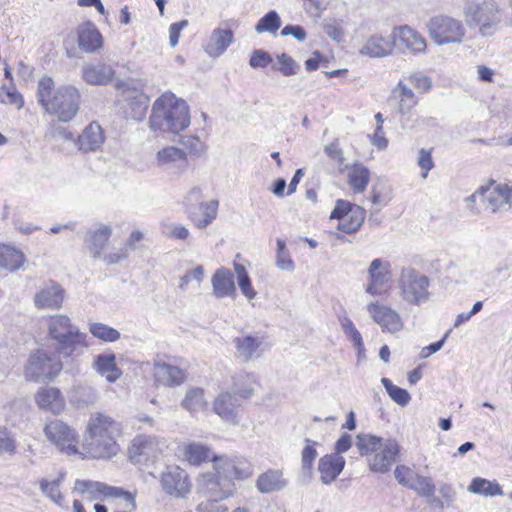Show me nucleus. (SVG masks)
Returning a JSON list of instances; mask_svg holds the SVG:
<instances>
[{"label":"nucleus","instance_id":"nucleus-4","mask_svg":"<svg viewBox=\"0 0 512 512\" xmlns=\"http://www.w3.org/2000/svg\"><path fill=\"white\" fill-rule=\"evenodd\" d=\"M355 445L359 454L366 457L369 469L377 473L388 472L400 453L395 439H384L372 434H358Z\"/></svg>","mask_w":512,"mask_h":512},{"label":"nucleus","instance_id":"nucleus-61","mask_svg":"<svg viewBox=\"0 0 512 512\" xmlns=\"http://www.w3.org/2000/svg\"><path fill=\"white\" fill-rule=\"evenodd\" d=\"M416 475L409 467L404 465L397 466L394 471V476L398 483L407 488H409Z\"/></svg>","mask_w":512,"mask_h":512},{"label":"nucleus","instance_id":"nucleus-16","mask_svg":"<svg viewBox=\"0 0 512 512\" xmlns=\"http://www.w3.org/2000/svg\"><path fill=\"white\" fill-rule=\"evenodd\" d=\"M160 484L166 494L176 498H185L191 491L187 472L176 465L166 467L161 474Z\"/></svg>","mask_w":512,"mask_h":512},{"label":"nucleus","instance_id":"nucleus-18","mask_svg":"<svg viewBox=\"0 0 512 512\" xmlns=\"http://www.w3.org/2000/svg\"><path fill=\"white\" fill-rule=\"evenodd\" d=\"M400 115L402 127H406L411 120L413 108L418 104V97L402 80L392 89L389 98Z\"/></svg>","mask_w":512,"mask_h":512},{"label":"nucleus","instance_id":"nucleus-54","mask_svg":"<svg viewBox=\"0 0 512 512\" xmlns=\"http://www.w3.org/2000/svg\"><path fill=\"white\" fill-rule=\"evenodd\" d=\"M17 452V443L14 434L4 425H0V455H15Z\"/></svg>","mask_w":512,"mask_h":512},{"label":"nucleus","instance_id":"nucleus-26","mask_svg":"<svg viewBox=\"0 0 512 512\" xmlns=\"http://www.w3.org/2000/svg\"><path fill=\"white\" fill-rule=\"evenodd\" d=\"M233 39L234 34L231 29L215 28L204 44V50L210 57L217 58L224 54Z\"/></svg>","mask_w":512,"mask_h":512},{"label":"nucleus","instance_id":"nucleus-43","mask_svg":"<svg viewBox=\"0 0 512 512\" xmlns=\"http://www.w3.org/2000/svg\"><path fill=\"white\" fill-rule=\"evenodd\" d=\"M65 475V472H60L53 480L41 479L39 482L41 492L57 505H61L63 501L60 485L64 481Z\"/></svg>","mask_w":512,"mask_h":512},{"label":"nucleus","instance_id":"nucleus-1","mask_svg":"<svg viewBox=\"0 0 512 512\" xmlns=\"http://www.w3.org/2000/svg\"><path fill=\"white\" fill-rule=\"evenodd\" d=\"M190 122L188 104L173 93L165 92L154 101L149 117L151 130L176 135L188 128Z\"/></svg>","mask_w":512,"mask_h":512},{"label":"nucleus","instance_id":"nucleus-6","mask_svg":"<svg viewBox=\"0 0 512 512\" xmlns=\"http://www.w3.org/2000/svg\"><path fill=\"white\" fill-rule=\"evenodd\" d=\"M469 28H478L482 37H491L499 31L502 21V9L495 0L469 2L463 11Z\"/></svg>","mask_w":512,"mask_h":512},{"label":"nucleus","instance_id":"nucleus-2","mask_svg":"<svg viewBox=\"0 0 512 512\" xmlns=\"http://www.w3.org/2000/svg\"><path fill=\"white\" fill-rule=\"evenodd\" d=\"M38 103L49 114L56 115L59 121L68 122L76 115L80 94L72 85H64L54 92V81L50 76H43L37 86Z\"/></svg>","mask_w":512,"mask_h":512},{"label":"nucleus","instance_id":"nucleus-5","mask_svg":"<svg viewBox=\"0 0 512 512\" xmlns=\"http://www.w3.org/2000/svg\"><path fill=\"white\" fill-rule=\"evenodd\" d=\"M47 329L49 337L56 342L57 352L64 357L80 354L86 346V335L66 315L51 316Z\"/></svg>","mask_w":512,"mask_h":512},{"label":"nucleus","instance_id":"nucleus-39","mask_svg":"<svg viewBox=\"0 0 512 512\" xmlns=\"http://www.w3.org/2000/svg\"><path fill=\"white\" fill-rule=\"evenodd\" d=\"M256 379L246 372L238 373L233 377L232 393L242 401L252 396Z\"/></svg>","mask_w":512,"mask_h":512},{"label":"nucleus","instance_id":"nucleus-49","mask_svg":"<svg viewBox=\"0 0 512 512\" xmlns=\"http://www.w3.org/2000/svg\"><path fill=\"white\" fill-rule=\"evenodd\" d=\"M381 382L389 397L398 405L405 407L409 404L411 396L406 389L394 385L390 379L382 378Z\"/></svg>","mask_w":512,"mask_h":512},{"label":"nucleus","instance_id":"nucleus-20","mask_svg":"<svg viewBox=\"0 0 512 512\" xmlns=\"http://www.w3.org/2000/svg\"><path fill=\"white\" fill-rule=\"evenodd\" d=\"M242 400L230 391L222 392L214 401L215 413L225 422L237 425L240 422Z\"/></svg>","mask_w":512,"mask_h":512},{"label":"nucleus","instance_id":"nucleus-24","mask_svg":"<svg viewBox=\"0 0 512 512\" xmlns=\"http://www.w3.org/2000/svg\"><path fill=\"white\" fill-rule=\"evenodd\" d=\"M345 459L338 453H331L320 458L318 471L323 484H331L340 475L345 467Z\"/></svg>","mask_w":512,"mask_h":512},{"label":"nucleus","instance_id":"nucleus-42","mask_svg":"<svg viewBox=\"0 0 512 512\" xmlns=\"http://www.w3.org/2000/svg\"><path fill=\"white\" fill-rule=\"evenodd\" d=\"M148 107V97L141 93L137 94L128 100L127 107L125 109L126 117L134 121H142L146 116Z\"/></svg>","mask_w":512,"mask_h":512},{"label":"nucleus","instance_id":"nucleus-8","mask_svg":"<svg viewBox=\"0 0 512 512\" xmlns=\"http://www.w3.org/2000/svg\"><path fill=\"white\" fill-rule=\"evenodd\" d=\"M430 39L438 46L460 44L466 38L464 24L448 15H436L425 24Z\"/></svg>","mask_w":512,"mask_h":512},{"label":"nucleus","instance_id":"nucleus-50","mask_svg":"<svg viewBox=\"0 0 512 512\" xmlns=\"http://www.w3.org/2000/svg\"><path fill=\"white\" fill-rule=\"evenodd\" d=\"M0 98L4 104L15 105L17 109H21L24 105V99L17 90L14 83L8 82L0 87Z\"/></svg>","mask_w":512,"mask_h":512},{"label":"nucleus","instance_id":"nucleus-9","mask_svg":"<svg viewBox=\"0 0 512 512\" xmlns=\"http://www.w3.org/2000/svg\"><path fill=\"white\" fill-rule=\"evenodd\" d=\"M59 358L44 350L31 354L25 366V377L29 381L41 382L55 378L62 370Z\"/></svg>","mask_w":512,"mask_h":512},{"label":"nucleus","instance_id":"nucleus-34","mask_svg":"<svg viewBox=\"0 0 512 512\" xmlns=\"http://www.w3.org/2000/svg\"><path fill=\"white\" fill-rule=\"evenodd\" d=\"M219 202L215 199L199 203V212L189 209V218L199 229L206 228L217 216Z\"/></svg>","mask_w":512,"mask_h":512},{"label":"nucleus","instance_id":"nucleus-37","mask_svg":"<svg viewBox=\"0 0 512 512\" xmlns=\"http://www.w3.org/2000/svg\"><path fill=\"white\" fill-rule=\"evenodd\" d=\"M114 70L106 64L88 65L83 68V78L90 85H106L111 82Z\"/></svg>","mask_w":512,"mask_h":512},{"label":"nucleus","instance_id":"nucleus-10","mask_svg":"<svg viewBox=\"0 0 512 512\" xmlns=\"http://www.w3.org/2000/svg\"><path fill=\"white\" fill-rule=\"evenodd\" d=\"M511 190L507 185H491L488 187H481L474 194L467 198V201L472 203H479L481 209L496 213L498 211H507L510 209ZM480 212V208H477Z\"/></svg>","mask_w":512,"mask_h":512},{"label":"nucleus","instance_id":"nucleus-45","mask_svg":"<svg viewBox=\"0 0 512 512\" xmlns=\"http://www.w3.org/2000/svg\"><path fill=\"white\" fill-rule=\"evenodd\" d=\"M366 211L361 206L353 207L347 218L338 223V229L346 234H352L358 231L364 222Z\"/></svg>","mask_w":512,"mask_h":512},{"label":"nucleus","instance_id":"nucleus-21","mask_svg":"<svg viewBox=\"0 0 512 512\" xmlns=\"http://www.w3.org/2000/svg\"><path fill=\"white\" fill-rule=\"evenodd\" d=\"M370 317L384 330L396 333L403 328L400 315L392 308L381 305L378 302H371L367 305Z\"/></svg>","mask_w":512,"mask_h":512},{"label":"nucleus","instance_id":"nucleus-27","mask_svg":"<svg viewBox=\"0 0 512 512\" xmlns=\"http://www.w3.org/2000/svg\"><path fill=\"white\" fill-rule=\"evenodd\" d=\"M104 134L97 122L90 123L77 138V146L84 153L99 150L104 143Z\"/></svg>","mask_w":512,"mask_h":512},{"label":"nucleus","instance_id":"nucleus-59","mask_svg":"<svg viewBox=\"0 0 512 512\" xmlns=\"http://www.w3.org/2000/svg\"><path fill=\"white\" fill-rule=\"evenodd\" d=\"M410 84L422 93L429 91L432 87L431 79L422 72H415L409 75Z\"/></svg>","mask_w":512,"mask_h":512},{"label":"nucleus","instance_id":"nucleus-17","mask_svg":"<svg viewBox=\"0 0 512 512\" xmlns=\"http://www.w3.org/2000/svg\"><path fill=\"white\" fill-rule=\"evenodd\" d=\"M394 45H397L402 53L411 55H423L427 50L425 37L409 25L394 27L392 31Z\"/></svg>","mask_w":512,"mask_h":512},{"label":"nucleus","instance_id":"nucleus-47","mask_svg":"<svg viewBox=\"0 0 512 512\" xmlns=\"http://www.w3.org/2000/svg\"><path fill=\"white\" fill-rule=\"evenodd\" d=\"M341 328L345 335L351 340L354 346L358 349L359 357L364 352V343L360 332L356 329L352 320L347 316H342L339 319Z\"/></svg>","mask_w":512,"mask_h":512},{"label":"nucleus","instance_id":"nucleus-55","mask_svg":"<svg viewBox=\"0 0 512 512\" xmlns=\"http://www.w3.org/2000/svg\"><path fill=\"white\" fill-rule=\"evenodd\" d=\"M409 489L414 490L418 495L426 497L433 496L435 485L430 477L416 475L411 482Z\"/></svg>","mask_w":512,"mask_h":512},{"label":"nucleus","instance_id":"nucleus-60","mask_svg":"<svg viewBox=\"0 0 512 512\" xmlns=\"http://www.w3.org/2000/svg\"><path fill=\"white\" fill-rule=\"evenodd\" d=\"M353 207H359V205L352 204L349 201L339 199L336 201L335 207L330 214V218L338 219L340 222L342 221V219L347 218V216L351 213Z\"/></svg>","mask_w":512,"mask_h":512},{"label":"nucleus","instance_id":"nucleus-35","mask_svg":"<svg viewBox=\"0 0 512 512\" xmlns=\"http://www.w3.org/2000/svg\"><path fill=\"white\" fill-rule=\"evenodd\" d=\"M347 182L355 193H363L370 181V171L362 163L346 165Z\"/></svg>","mask_w":512,"mask_h":512},{"label":"nucleus","instance_id":"nucleus-23","mask_svg":"<svg viewBox=\"0 0 512 512\" xmlns=\"http://www.w3.org/2000/svg\"><path fill=\"white\" fill-rule=\"evenodd\" d=\"M156 163L159 167H167L184 172L188 168V158L185 151L175 146H166L156 154Z\"/></svg>","mask_w":512,"mask_h":512},{"label":"nucleus","instance_id":"nucleus-7","mask_svg":"<svg viewBox=\"0 0 512 512\" xmlns=\"http://www.w3.org/2000/svg\"><path fill=\"white\" fill-rule=\"evenodd\" d=\"M430 279L412 266L402 267L399 279V295L409 305L419 306L431 298Z\"/></svg>","mask_w":512,"mask_h":512},{"label":"nucleus","instance_id":"nucleus-12","mask_svg":"<svg viewBox=\"0 0 512 512\" xmlns=\"http://www.w3.org/2000/svg\"><path fill=\"white\" fill-rule=\"evenodd\" d=\"M167 448L166 441L154 435H137L129 446V458L135 464L154 462Z\"/></svg>","mask_w":512,"mask_h":512},{"label":"nucleus","instance_id":"nucleus-11","mask_svg":"<svg viewBox=\"0 0 512 512\" xmlns=\"http://www.w3.org/2000/svg\"><path fill=\"white\" fill-rule=\"evenodd\" d=\"M45 437L63 454L76 455L79 436L76 431L59 419L49 421L43 429Z\"/></svg>","mask_w":512,"mask_h":512},{"label":"nucleus","instance_id":"nucleus-36","mask_svg":"<svg viewBox=\"0 0 512 512\" xmlns=\"http://www.w3.org/2000/svg\"><path fill=\"white\" fill-rule=\"evenodd\" d=\"M92 367L97 373L105 376L108 382H115L121 376V371L116 365V357L113 353L95 356Z\"/></svg>","mask_w":512,"mask_h":512},{"label":"nucleus","instance_id":"nucleus-57","mask_svg":"<svg viewBox=\"0 0 512 512\" xmlns=\"http://www.w3.org/2000/svg\"><path fill=\"white\" fill-rule=\"evenodd\" d=\"M277 61L278 66H273V69L280 71L286 77L295 75L300 70L299 64L286 53L277 55Z\"/></svg>","mask_w":512,"mask_h":512},{"label":"nucleus","instance_id":"nucleus-15","mask_svg":"<svg viewBox=\"0 0 512 512\" xmlns=\"http://www.w3.org/2000/svg\"><path fill=\"white\" fill-rule=\"evenodd\" d=\"M198 481L202 491L215 500L228 499L236 491L235 482L224 477L216 470L203 473Z\"/></svg>","mask_w":512,"mask_h":512},{"label":"nucleus","instance_id":"nucleus-51","mask_svg":"<svg viewBox=\"0 0 512 512\" xmlns=\"http://www.w3.org/2000/svg\"><path fill=\"white\" fill-rule=\"evenodd\" d=\"M205 403L203 389L191 388L187 391L182 406L190 412H195L202 409Z\"/></svg>","mask_w":512,"mask_h":512},{"label":"nucleus","instance_id":"nucleus-46","mask_svg":"<svg viewBox=\"0 0 512 512\" xmlns=\"http://www.w3.org/2000/svg\"><path fill=\"white\" fill-rule=\"evenodd\" d=\"M184 454L189 463L193 465H199L209 459L212 460V457L215 456L209 447L199 443L186 446Z\"/></svg>","mask_w":512,"mask_h":512},{"label":"nucleus","instance_id":"nucleus-33","mask_svg":"<svg viewBox=\"0 0 512 512\" xmlns=\"http://www.w3.org/2000/svg\"><path fill=\"white\" fill-rule=\"evenodd\" d=\"M112 234V228L108 225L100 224L95 229L87 232L86 244L94 258L101 255Z\"/></svg>","mask_w":512,"mask_h":512},{"label":"nucleus","instance_id":"nucleus-56","mask_svg":"<svg viewBox=\"0 0 512 512\" xmlns=\"http://www.w3.org/2000/svg\"><path fill=\"white\" fill-rule=\"evenodd\" d=\"M305 442L306 446L303 448L301 453L302 470L305 474L310 476L312 474L313 462L318 455V452L315 449V445L317 443L310 439H306Z\"/></svg>","mask_w":512,"mask_h":512},{"label":"nucleus","instance_id":"nucleus-28","mask_svg":"<svg viewBox=\"0 0 512 512\" xmlns=\"http://www.w3.org/2000/svg\"><path fill=\"white\" fill-rule=\"evenodd\" d=\"M211 283L216 298L234 297L236 294L234 275L227 268L217 269L212 276Z\"/></svg>","mask_w":512,"mask_h":512},{"label":"nucleus","instance_id":"nucleus-53","mask_svg":"<svg viewBox=\"0 0 512 512\" xmlns=\"http://www.w3.org/2000/svg\"><path fill=\"white\" fill-rule=\"evenodd\" d=\"M276 267L282 271L292 272L295 270V263L291 259L286 243L282 239H277Z\"/></svg>","mask_w":512,"mask_h":512},{"label":"nucleus","instance_id":"nucleus-58","mask_svg":"<svg viewBox=\"0 0 512 512\" xmlns=\"http://www.w3.org/2000/svg\"><path fill=\"white\" fill-rule=\"evenodd\" d=\"M181 143L192 156L201 157L206 153L207 147L198 136H184L181 140Z\"/></svg>","mask_w":512,"mask_h":512},{"label":"nucleus","instance_id":"nucleus-19","mask_svg":"<svg viewBox=\"0 0 512 512\" xmlns=\"http://www.w3.org/2000/svg\"><path fill=\"white\" fill-rule=\"evenodd\" d=\"M65 290L55 281L44 282L36 291L33 303L39 310H57L64 302Z\"/></svg>","mask_w":512,"mask_h":512},{"label":"nucleus","instance_id":"nucleus-31","mask_svg":"<svg viewBox=\"0 0 512 512\" xmlns=\"http://www.w3.org/2000/svg\"><path fill=\"white\" fill-rule=\"evenodd\" d=\"M153 372L156 381L166 386L180 385L186 379L184 370L165 362H156Z\"/></svg>","mask_w":512,"mask_h":512},{"label":"nucleus","instance_id":"nucleus-30","mask_svg":"<svg viewBox=\"0 0 512 512\" xmlns=\"http://www.w3.org/2000/svg\"><path fill=\"white\" fill-rule=\"evenodd\" d=\"M36 403L39 408L59 414L65 407V401L58 388H41L36 394Z\"/></svg>","mask_w":512,"mask_h":512},{"label":"nucleus","instance_id":"nucleus-40","mask_svg":"<svg viewBox=\"0 0 512 512\" xmlns=\"http://www.w3.org/2000/svg\"><path fill=\"white\" fill-rule=\"evenodd\" d=\"M470 493L483 495L485 497L502 496V487L496 481L475 477L467 487Z\"/></svg>","mask_w":512,"mask_h":512},{"label":"nucleus","instance_id":"nucleus-29","mask_svg":"<svg viewBox=\"0 0 512 512\" xmlns=\"http://www.w3.org/2000/svg\"><path fill=\"white\" fill-rule=\"evenodd\" d=\"M394 47L393 41H390L382 35H371L359 50V54L371 58H383L392 54Z\"/></svg>","mask_w":512,"mask_h":512},{"label":"nucleus","instance_id":"nucleus-22","mask_svg":"<svg viewBox=\"0 0 512 512\" xmlns=\"http://www.w3.org/2000/svg\"><path fill=\"white\" fill-rule=\"evenodd\" d=\"M369 283L366 292L371 295H381L382 287L390 281V264L380 258L374 259L368 269Z\"/></svg>","mask_w":512,"mask_h":512},{"label":"nucleus","instance_id":"nucleus-52","mask_svg":"<svg viewBox=\"0 0 512 512\" xmlns=\"http://www.w3.org/2000/svg\"><path fill=\"white\" fill-rule=\"evenodd\" d=\"M281 26V19L278 13L274 10L266 13L262 18L259 19L255 26V30L258 33H275Z\"/></svg>","mask_w":512,"mask_h":512},{"label":"nucleus","instance_id":"nucleus-13","mask_svg":"<svg viewBox=\"0 0 512 512\" xmlns=\"http://www.w3.org/2000/svg\"><path fill=\"white\" fill-rule=\"evenodd\" d=\"M75 489L81 494H88L91 499L111 498L125 501L132 509H136L135 495L121 487L109 486L105 483L91 480H76Z\"/></svg>","mask_w":512,"mask_h":512},{"label":"nucleus","instance_id":"nucleus-32","mask_svg":"<svg viewBox=\"0 0 512 512\" xmlns=\"http://www.w3.org/2000/svg\"><path fill=\"white\" fill-rule=\"evenodd\" d=\"M287 485V481L283 478L280 470H267L261 473L256 480V488L262 494H268L280 491Z\"/></svg>","mask_w":512,"mask_h":512},{"label":"nucleus","instance_id":"nucleus-25","mask_svg":"<svg viewBox=\"0 0 512 512\" xmlns=\"http://www.w3.org/2000/svg\"><path fill=\"white\" fill-rule=\"evenodd\" d=\"M77 41L79 49L85 53H93L103 45V37L96 26L87 22L77 28Z\"/></svg>","mask_w":512,"mask_h":512},{"label":"nucleus","instance_id":"nucleus-38","mask_svg":"<svg viewBox=\"0 0 512 512\" xmlns=\"http://www.w3.org/2000/svg\"><path fill=\"white\" fill-rule=\"evenodd\" d=\"M26 259L24 254L8 245L0 244V267L11 272L20 269Z\"/></svg>","mask_w":512,"mask_h":512},{"label":"nucleus","instance_id":"nucleus-48","mask_svg":"<svg viewBox=\"0 0 512 512\" xmlns=\"http://www.w3.org/2000/svg\"><path fill=\"white\" fill-rule=\"evenodd\" d=\"M89 331L95 337L105 342H115L120 339V332L106 324L90 322Z\"/></svg>","mask_w":512,"mask_h":512},{"label":"nucleus","instance_id":"nucleus-41","mask_svg":"<svg viewBox=\"0 0 512 512\" xmlns=\"http://www.w3.org/2000/svg\"><path fill=\"white\" fill-rule=\"evenodd\" d=\"M234 343L237 356L244 361H248L255 356L258 348L262 344V340L258 337L247 335L235 338Z\"/></svg>","mask_w":512,"mask_h":512},{"label":"nucleus","instance_id":"nucleus-14","mask_svg":"<svg viewBox=\"0 0 512 512\" xmlns=\"http://www.w3.org/2000/svg\"><path fill=\"white\" fill-rule=\"evenodd\" d=\"M212 461L214 470L229 478L232 482L246 480L254 472L252 463L242 456H213Z\"/></svg>","mask_w":512,"mask_h":512},{"label":"nucleus","instance_id":"nucleus-3","mask_svg":"<svg viewBox=\"0 0 512 512\" xmlns=\"http://www.w3.org/2000/svg\"><path fill=\"white\" fill-rule=\"evenodd\" d=\"M87 432L84 448L92 458L106 459L118 453L116 439L120 434V426L111 417L102 413L91 416Z\"/></svg>","mask_w":512,"mask_h":512},{"label":"nucleus","instance_id":"nucleus-63","mask_svg":"<svg viewBox=\"0 0 512 512\" xmlns=\"http://www.w3.org/2000/svg\"><path fill=\"white\" fill-rule=\"evenodd\" d=\"M220 500L210 499L196 506V512H228V507L219 503Z\"/></svg>","mask_w":512,"mask_h":512},{"label":"nucleus","instance_id":"nucleus-44","mask_svg":"<svg viewBox=\"0 0 512 512\" xmlns=\"http://www.w3.org/2000/svg\"><path fill=\"white\" fill-rule=\"evenodd\" d=\"M98 399L97 391L91 386L78 385L71 392V403L82 408L95 403Z\"/></svg>","mask_w":512,"mask_h":512},{"label":"nucleus","instance_id":"nucleus-62","mask_svg":"<svg viewBox=\"0 0 512 512\" xmlns=\"http://www.w3.org/2000/svg\"><path fill=\"white\" fill-rule=\"evenodd\" d=\"M272 62L268 52L258 49L253 51L249 64L252 68H266Z\"/></svg>","mask_w":512,"mask_h":512},{"label":"nucleus","instance_id":"nucleus-64","mask_svg":"<svg viewBox=\"0 0 512 512\" xmlns=\"http://www.w3.org/2000/svg\"><path fill=\"white\" fill-rule=\"evenodd\" d=\"M237 283L242 294L248 300H252L256 297L257 293L252 287L251 279L248 274L239 275V277H237Z\"/></svg>","mask_w":512,"mask_h":512}]
</instances>
